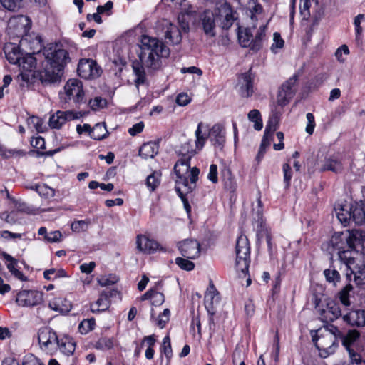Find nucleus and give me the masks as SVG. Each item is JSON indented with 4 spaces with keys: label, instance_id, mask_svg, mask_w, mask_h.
<instances>
[{
    "label": "nucleus",
    "instance_id": "nucleus-25",
    "mask_svg": "<svg viewBox=\"0 0 365 365\" xmlns=\"http://www.w3.org/2000/svg\"><path fill=\"white\" fill-rule=\"evenodd\" d=\"M344 170L342 162L335 156H330L324 160L320 168L322 172L331 171L334 173H341Z\"/></svg>",
    "mask_w": 365,
    "mask_h": 365
},
{
    "label": "nucleus",
    "instance_id": "nucleus-7",
    "mask_svg": "<svg viewBox=\"0 0 365 365\" xmlns=\"http://www.w3.org/2000/svg\"><path fill=\"white\" fill-rule=\"evenodd\" d=\"M64 96H61L62 102L68 103L73 100L77 104L84 102V91L82 82L76 78L69 79L64 86Z\"/></svg>",
    "mask_w": 365,
    "mask_h": 365
},
{
    "label": "nucleus",
    "instance_id": "nucleus-52",
    "mask_svg": "<svg viewBox=\"0 0 365 365\" xmlns=\"http://www.w3.org/2000/svg\"><path fill=\"white\" fill-rule=\"evenodd\" d=\"M176 192L178 196L180 197L182 202H183L184 207L187 213L191 211V206L189 204V201L187 198L185 197L186 194L188 192H185V188L180 186H175V187Z\"/></svg>",
    "mask_w": 365,
    "mask_h": 365
},
{
    "label": "nucleus",
    "instance_id": "nucleus-63",
    "mask_svg": "<svg viewBox=\"0 0 365 365\" xmlns=\"http://www.w3.org/2000/svg\"><path fill=\"white\" fill-rule=\"evenodd\" d=\"M207 178L213 183H217L218 182L217 166L215 164H212L210 166Z\"/></svg>",
    "mask_w": 365,
    "mask_h": 365
},
{
    "label": "nucleus",
    "instance_id": "nucleus-26",
    "mask_svg": "<svg viewBox=\"0 0 365 365\" xmlns=\"http://www.w3.org/2000/svg\"><path fill=\"white\" fill-rule=\"evenodd\" d=\"M347 270L350 271V273L346 272V277L350 279L351 276L354 275V281L356 284L361 285L365 284V264H354L351 267Z\"/></svg>",
    "mask_w": 365,
    "mask_h": 365
},
{
    "label": "nucleus",
    "instance_id": "nucleus-6",
    "mask_svg": "<svg viewBox=\"0 0 365 365\" xmlns=\"http://www.w3.org/2000/svg\"><path fill=\"white\" fill-rule=\"evenodd\" d=\"M330 246L333 250L337 251L339 259L344 263L347 269L355 264L354 250L345 246V243L341 235L332 236L330 240Z\"/></svg>",
    "mask_w": 365,
    "mask_h": 365
},
{
    "label": "nucleus",
    "instance_id": "nucleus-58",
    "mask_svg": "<svg viewBox=\"0 0 365 365\" xmlns=\"http://www.w3.org/2000/svg\"><path fill=\"white\" fill-rule=\"evenodd\" d=\"M277 121L275 118L269 119L266 125L264 134L272 136L273 133L277 129Z\"/></svg>",
    "mask_w": 365,
    "mask_h": 365
},
{
    "label": "nucleus",
    "instance_id": "nucleus-17",
    "mask_svg": "<svg viewBox=\"0 0 365 365\" xmlns=\"http://www.w3.org/2000/svg\"><path fill=\"white\" fill-rule=\"evenodd\" d=\"M137 249L145 254H152L156 252L158 250L165 251V249L160 246V244L153 240L150 239L145 235H138L136 238Z\"/></svg>",
    "mask_w": 365,
    "mask_h": 365
},
{
    "label": "nucleus",
    "instance_id": "nucleus-27",
    "mask_svg": "<svg viewBox=\"0 0 365 365\" xmlns=\"http://www.w3.org/2000/svg\"><path fill=\"white\" fill-rule=\"evenodd\" d=\"M65 355H72L76 350V342L71 337L65 336L61 339L58 338L56 341V348Z\"/></svg>",
    "mask_w": 365,
    "mask_h": 365
},
{
    "label": "nucleus",
    "instance_id": "nucleus-55",
    "mask_svg": "<svg viewBox=\"0 0 365 365\" xmlns=\"http://www.w3.org/2000/svg\"><path fill=\"white\" fill-rule=\"evenodd\" d=\"M282 170L284 173V182L285 183V187L288 188L290 186L292 178V168L288 163H284L282 166Z\"/></svg>",
    "mask_w": 365,
    "mask_h": 365
},
{
    "label": "nucleus",
    "instance_id": "nucleus-1",
    "mask_svg": "<svg viewBox=\"0 0 365 365\" xmlns=\"http://www.w3.org/2000/svg\"><path fill=\"white\" fill-rule=\"evenodd\" d=\"M43 69L38 73L43 84H52L61 81L64 68L70 61L68 52L58 44H51L43 50Z\"/></svg>",
    "mask_w": 365,
    "mask_h": 365
},
{
    "label": "nucleus",
    "instance_id": "nucleus-50",
    "mask_svg": "<svg viewBox=\"0 0 365 365\" xmlns=\"http://www.w3.org/2000/svg\"><path fill=\"white\" fill-rule=\"evenodd\" d=\"M4 8L9 11H17L21 6L22 0H0Z\"/></svg>",
    "mask_w": 365,
    "mask_h": 365
},
{
    "label": "nucleus",
    "instance_id": "nucleus-2",
    "mask_svg": "<svg viewBox=\"0 0 365 365\" xmlns=\"http://www.w3.org/2000/svg\"><path fill=\"white\" fill-rule=\"evenodd\" d=\"M141 54L140 59L145 66L151 71H156L161 66V58L170 55V49L164 43L155 37L147 35L141 36Z\"/></svg>",
    "mask_w": 365,
    "mask_h": 365
},
{
    "label": "nucleus",
    "instance_id": "nucleus-62",
    "mask_svg": "<svg viewBox=\"0 0 365 365\" xmlns=\"http://www.w3.org/2000/svg\"><path fill=\"white\" fill-rule=\"evenodd\" d=\"M349 53V50L348 46L346 45H342L337 48L336 51L335 52V56L339 62L344 63L345 59L342 57V55H348Z\"/></svg>",
    "mask_w": 365,
    "mask_h": 365
},
{
    "label": "nucleus",
    "instance_id": "nucleus-54",
    "mask_svg": "<svg viewBox=\"0 0 365 365\" xmlns=\"http://www.w3.org/2000/svg\"><path fill=\"white\" fill-rule=\"evenodd\" d=\"M0 153L5 158H9L14 156H22L25 155V152L21 150L3 148H0Z\"/></svg>",
    "mask_w": 365,
    "mask_h": 365
},
{
    "label": "nucleus",
    "instance_id": "nucleus-13",
    "mask_svg": "<svg viewBox=\"0 0 365 365\" xmlns=\"http://www.w3.org/2000/svg\"><path fill=\"white\" fill-rule=\"evenodd\" d=\"M180 254L185 258L195 259L200 255V245L194 239L180 241L177 245Z\"/></svg>",
    "mask_w": 365,
    "mask_h": 365
},
{
    "label": "nucleus",
    "instance_id": "nucleus-47",
    "mask_svg": "<svg viewBox=\"0 0 365 365\" xmlns=\"http://www.w3.org/2000/svg\"><path fill=\"white\" fill-rule=\"evenodd\" d=\"M175 264L182 269L191 271L195 268V264L185 257H178L175 258Z\"/></svg>",
    "mask_w": 365,
    "mask_h": 365
},
{
    "label": "nucleus",
    "instance_id": "nucleus-41",
    "mask_svg": "<svg viewBox=\"0 0 365 365\" xmlns=\"http://www.w3.org/2000/svg\"><path fill=\"white\" fill-rule=\"evenodd\" d=\"M31 189L35 190L39 195L44 197L45 198L53 197L55 195L54 190L45 184L36 185L34 187H32Z\"/></svg>",
    "mask_w": 365,
    "mask_h": 365
},
{
    "label": "nucleus",
    "instance_id": "nucleus-36",
    "mask_svg": "<svg viewBox=\"0 0 365 365\" xmlns=\"http://www.w3.org/2000/svg\"><path fill=\"white\" fill-rule=\"evenodd\" d=\"M196 154V150L192 148L190 142H186L180 146L178 150V155L181 156L180 158L191 160V158Z\"/></svg>",
    "mask_w": 365,
    "mask_h": 365
},
{
    "label": "nucleus",
    "instance_id": "nucleus-33",
    "mask_svg": "<svg viewBox=\"0 0 365 365\" xmlns=\"http://www.w3.org/2000/svg\"><path fill=\"white\" fill-rule=\"evenodd\" d=\"M222 175L225 188L230 193H235L237 187V184L231 170L229 168H225L222 170Z\"/></svg>",
    "mask_w": 365,
    "mask_h": 365
},
{
    "label": "nucleus",
    "instance_id": "nucleus-60",
    "mask_svg": "<svg viewBox=\"0 0 365 365\" xmlns=\"http://www.w3.org/2000/svg\"><path fill=\"white\" fill-rule=\"evenodd\" d=\"M62 234L59 230L52 231L46 236V240L48 242H58L61 241Z\"/></svg>",
    "mask_w": 365,
    "mask_h": 365
},
{
    "label": "nucleus",
    "instance_id": "nucleus-22",
    "mask_svg": "<svg viewBox=\"0 0 365 365\" xmlns=\"http://www.w3.org/2000/svg\"><path fill=\"white\" fill-rule=\"evenodd\" d=\"M343 319L351 326L365 327V310L351 311L343 316Z\"/></svg>",
    "mask_w": 365,
    "mask_h": 365
},
{
    "label": "nucleus",
    "instance_id": "nucleus-9",
    "mask_svg": "<svg viewBox=\"0 0 365 365\" xmlns=\"http://www.w3.org/2000/svg\"><path fill=\"white\" fill-rule=\"evenodd\" d=\"M78 74L85 79H94L99 77L102 73L101 68L96 61L90 58L80 60L77 68Z\"/></svg>",
    "mask_w": 365,
    "mask_h": 365
},
{
    "label": "nucleus",
    "instance_id": "nucleus-40",
    "mask_svg": "<svg viewBox=\"0 0 365 365\" xmlns=\"http://www.w3.org/2000/svg\"><path fill=\"white\" fill-rule=\"evenodd\" d=\"M248 119L254 123V128L256 130H261L263 124H262V120L261 118L260 113L258 110L253 109L250 110L248 113Z\"/></svg>",
    "mask_w": 365,
    "mask_h": 365
},
{
    "label": "nucleus",
    "instance_id": "nucleus-49",
    "mask_svg": "<svg viewBox=\"0 0 365 365\" xmlns=\"http://www.w3.org/2000/svg\"><path fill=\"white\" fill-rule=\"evenodd\" d=\"M205 299L206 303L210 304H212L214 301L217 302L219 300L218 292L213 284L210 285V288L205 295Z\"/></svg>",
    "mask_w": 365,
    "mask_h": 365
},
{
    "label": "nucleus",
    "instance_id": "nucleus-4",
    "mask_svg": "<svg viewBox=\"0 0 365 365\" xmlns=\"http://www.w3.org/2000/svg\"><path fill=\"white\" fill-rule=\"evenodd\" d=\"M256 29V24H252V27L242 29L238 26L237 28V38L238 41L241 46L245 48H250L252 51H257L262 46V42L266 37V25H261L255 37L253 36V30Z\"/></svg>",
    "mask_w": 365,
    "mask_h": 365
},
{
    "label": "nucleus",
    "instance_id": "nucleus-51",
    "mask_svg": "<svg viewBox=\"0 0 365 365\" xmlns=\"http://www.w3.org/2000/svg\"><path fill=\"white\" fill-rule=\"evenodd\" d=\"M161 353H163L167 359H170L173 355L170 339L168 336L163 338V343L160 347Z\"/></svg>",
    "mask_w": 365,
    "mask_h": 365
},
{
    "label": "nucleus",
    "instance_id": "nucleus-44",
    "mask_svg": "<svg viewBox=\"0 0 365 365\" xmlns=\"http://www.w3.org/2000/svg\"><path fill=\"white\" fill-rule=\"evenodd\" d=\"M353 287L351 284H346L339 292V298L341 304L344 306H349V293L352 291Z\"/></svg>",
    "mask_w": 365,
    "mask_h": 365
},
{
    "label": "nucleus",
    "instance_id": "nucleus-15",
    "mask_svg": "<svg viewBox=\"0 0 365 365\" xmlns=\"http://www.w3.org/2000/svg\"><path fill=\"white\" fill-rule=\"evenodd\" d=\"M297 82V76L289 78L284 83L282 84L279 90L277 95V103L284 106L289 103L290 99L294 96L295 90L294 88Z\"/></svg>",
    "mask_w": 365,
    "mask_h": 365
},
{
    "label": "nucleus",
    "instance_id": "nucleus-38",
    "mask_svg": "<svg viewBox=\"0 0 365 365\" xmlns=\"http://www.w3.org/2000/svg\"><path fill=\"white\" fill-rule=\"evenodd\" d=\"M204 126V124L202 122H200L197 125V130L195 131V146L196 149L201 150L207 138V135L206 133H202V128Z\"/></svg>",
    "mask_w": 365,
    "mask_h": 365
},
{
    "label": "nucleus",
    "instance_id": "nucleus-23",
    "mask_svg": "<svg viewBox=\"0 0 365 365\" xmlns=\"http://www.w3.org/2000/svg\"><path fill=\"white\" fill-rule=\"evenodd\" d=\"M165 39L168 43L179 44L182 41L181 30L178 26L168 23L165 31Z\"/></svg>",
    "mask_w": 365,
    "mask_h": 365
},
{
    "label": "nucleus",
    "instance_id": "nucleus-31",
    "mask_svg": "<svg viewBox=\"0 0 365 365\" xmlns=\"http://www.w3.org/2000/svg\"><path fill=\"white\" fill-rule=\"evenodd\" d=\"M145 64L140 61H134L132 63V68L133 73L135 75V84L138 86L140 84H144L146 81V75L145 72L144 66Z\"/></svg>",
    "mask_w": 365,
    "mask_h": 365
},
{
    "label": "nucleus",
    "instance_id": "nucleus-32",
    "mask_svg": "<svg viewBox=\"0 0 365 365\" xmlns=\"http://www.w3.org/2000/svg\"><path fill=\"white\" fill-rule=\"evenodd\" d=\"M335 211L339 220L346 225L351 220V205H339L335 207Z\"/></svg>",
    "mask_w": 365,
    "mask_h": 365
},
{
    "label": "nucleus",
    "instance_id": "nucleus-24",
    "mask_svg": "<svg viewBox=\"0 0 365 365\" xmlns=\"http://www.w3.org/2000/svg\"><path fill=\"white\" fill-rule=\"evenodd\" d=\"M338 336L341 339L342 345L346 351L352 349L351 345L359 338L360 333L357 330H349L346 334H342L336 327L332 326Z\"/></svg>",
    "mask_w": 365,
    "mask_h": 365
},
{
    "label": "nucleus",
    "instance_id": "nucleus-39",
    "mask_svg": "<svg viewBox=\"0 0 365 365\" xmlns=\"http://www.w3.org/2000/svg\"><path fill=\"white\" fill-rule=\"evenodd\" d=\"M324 275L326 280L329 283H331L334 286H336L341 280V276L335 268H329L324 270Z\"/></svg>",
    "mask_w": 365,
    "mask_h": 365
},
{
    "label": "nucleus",
    "instance_id": "nucleus-11",
    "mask_svg": "<svg viewBox=\"0 0 365 365\" xmlns=\"http://www.w3.org/2000/svg\"><path fill=\"white\" fill-rule=\"evenodd\" d=\"M83 115L73 110H57L49 118L48 124L51 128L60 129L67 121L79 119Z\"/></svg>",
    "mask_w": 365,
    "mask_h": 365
},
{
    "label": "nucleus",
    "instance_id": "nucleus-12",
    "mask_svg": "<svg viewBox=\"0 0 365 365\" xmlns=\"http://www.w3.org/2000/svg\"><path fill=\"white\" fill-rule=\"evenodd\" d=\"M43 302V292L36 290H22L17 294L16 302L22 307H34Z\"/></svg>",
    "mask_w": 365,
    "mask_h": 365
},
{
    "label": "nucleus",
    "instance_id": "nucleus-21",
    "mask_svg": "<svg viewBox=\"0 0 365 365\" xmlns=\"http://www.w3.org/2000/svg\"><path fill=\"white\" fill-rule=\"evenodd\" d=\"M209 135L213 145L220 150L222 149L225 143V132L223 126L218 123L215 124L210 130Z\"/></svg>",
    "mask_w": 365,
    "mask_h": 365
},
{
    "label": "nucleus",
    "instance_id": "nucleus-28",
    "mask_svg": "<svg viewBox=\"0 0 365 365\" xmlns=\"http://www.w3.org/2000/svg\"><path fill=\"white\" fill-rule=\"evenodd\" d=\"M110 304L109 295L103 292L101 293L98 299L90 304V309L93 313H99L107 310Z\"/></svg>",
    "mask_w": 365,
    "mask_h": 365
},
{
    "label": "nucleus",
    "instance_id": "nucleus-53",
    "mask_svg": "<svg viewBox=\"0 0 365 365\" xmlns=\"http://www.w3.org/2000/svg\"><path fill=\"white\" fill-rule=\"evenodd\" d=\"M113 346V341L110 338H101L96 344V348L101 350H109Z\"/></svg>",
    "mask_w": 365,
    "mask_h": 365
},
{
    "label": "nucleus",
    "instance_id": "nucleus-34",
    "mask_svg": "<svg viewBox=\"0 0 365 365\" xmlns=\"http://www.w3.org/2000/svg\"><path fill=\"white\" fill-rule=\"evenodd\" d=\"M108 131L106 129V124L97 123L91 130L90 137L96 140H101L106 138Z\"/></svg>",
    "mask_w": 365,
    "mask_h": 365
},
{
    "label": "nucleus",
    "instance_id": "nucleus-64",
    "mask_svg": "<svg viewBox=\"0 0 365 365\" xmlns=\"http://www.w3.org/2000/svg\"><path fill=\"white\" fill-rule=\"evenodd\" d=\"M22 365H43L36 357L32 354L26 355Z\"/></svg>",
    "mask_w": 365,
    "mask_h": 365
},
{
    "label": "nucleus",
    "instance_id": "nucleus-35",
    "mask_svg": "<svg viewBox=\"0 0 365 365\" xmlns=\"http://www.w3.org/2000/svg\"><path fill=\"white\" fill-rule=\"evenodd\" d=\"M19 66L22 70L34 71L36 66V60L31 55L21 57Z\"/></svg>",
    "mask_w": 365,
    "mask_h": 365
},
{
    "label": "nucleus",
    "instance_id": "nucleus-37",
    "mask_svg": "<svg viewBox=\"0 0 365 365\" xmlns=\"http://www.w3.org/2000/svg\"><path fill=\"white\" fill-rule=\"evenodd\" d=\"M63 303H68V301L63 298H55L53 301L49 302V307L55 311L63 312H68L70 309V305L64 304Z\"/></svg>",
    "mask_w": 365,
    "mask_h": 365
},
{
    "label": "nucleus",
    "instance_id": "nucleus-48",
    "mask_svg": "<svg viewBox=\"0 0 365 365\" xmlns=\"http://www.w3.org/2000/svg\"><path fill=\"white\" fill-rule=\"evenodd\" d=\"M284 41L281 37L280 34L278 32L274 33L273 43L272 44L271 48H270L272 53H277L278 51L277 50L282 48L284 47Z\"/></svg>",
    "mask_w": 365,
    "mask_h": 365
},
{
    "label": "nucleus",
    "instance_id": "nucleus-18",
    "mask_svg": "<svg viewBox=\"0 0 365 365\" xmlns=\"http://www.w3.org/2000/svg\"><path fill=\"white\" fill-rule=\"evenodd\" d=\"M254 75L251 72V69L248 72L240 74L238 78L240 85V95L242 97L248 98L254 93L253 81Z\"/></svg>",
    "mask_w": 365,
    "mask_h": 365
},
{
    "label": "nucleus",
    "instance_id": "nucleus-46",
    "mask_svg": "<svg viewBox=\"0 0 365 365\" xmlns=\"http://www.w3.org/2000/svg\"><path fill=\"white\" fill-rule=\"evenodd\" d=\"M160 184V175L157 172H153L148 175L146 179L147 187L150 191H154Z\"/></svg>",
    "mask_w": 365,
    "mask_h": 365
},
{
    "label": "nucleus",
    "instance_id": "nucleus-8",
    "mask_svg": "<svg viewBox=\"0 0 365 365\" xmlns=\"http://www.w3.org/2000/svg\"><path fill=\"white\" fill-rule=\"evenodd\" d=\"M332 331L333 333H328L319 336L317 340L313 337V341H315V346L320 351L322 357L326 358L329 354H333L337 347V334L334 329Z\"/></svg>",
    "mask_w": 365,
    "mask_h": 365
},
{
    "label": "nucleus",
    "instance_id": "nucleus-30",
    "mask_svg": "<svg viewBox=\"0 0 365 365\" xmlns=\"http://www.w3.org/2000/svg\"><path fill=\"white\" fill-rule=\"evenodd\" d=\"M351 220L357 225L365 223V203L359 204L355 202L351 204Z\"/></svg>",
    "mask_w": 365,
    "mask_h": 365
},
{
    "label": "nucleus",
    "instance_id": "nucleus-59",
    "mask_svg": "<svg viewBox=\"0 0 365 365\" xmlns=\"http://www.w3.org/2000/svg\"><path fill=\"white\" fill-rule=\"evenodd\" d=\"M3 257L9 262L7 264V268L9 271L13 274L15 270H17V269L16 268L17 264L16 259H15L12 256L6 252L3 253Z\"/></svg>",
    "mask_w": 365,
    "mask_h": 365
},
{
    "label": "nucleus",
    "instance_id": "nucleus-10",
    "mask_svg": "<svg viewBox=\"0 0 365 365\" xmlns=\"http://www.w3.org/2000/svg\"><path fill=\"white\" fill-rule=\"evenodd\" d=\"M57 340V334L51 328L43 327L38 329V341L43 351L51 352L56 350Z\"/></svg>",
    "mask_w": 365,
    "mask_h": 365
},
{
    "label": "nucleus",
    "instance_id": "nucleus-14",
    "mask_svg": "<svg viewBox=\"0 0 365 365\" xmlns=\"http://www.w3.org/2000/svg\"><path fill=\"white\" fill-rule=\"evenodd\" d=\"M343 239L345 246L356 252L365 248V232L364 231L353 230Z\"/></svg>",
    "mask_w": 365,
    "mask_h": 365
},
{
    "label": "nucleus",
    "instance_id": "nucleus-19",
    "mask_svg": "<svg viewBox=\"0 0 365 365\" xmlns=\"http://www.w3.org/2000/svg\"><path fill=\"white\" fill-rule=\"evenodd\" d=\"M340 316V307L334 302L328 303L326 308L323 309L320 312V319L325 323L333 322Z\"/></svg>",
    "mask_w": 365,
    "mask_h": 365
},
{
    "label": "nucleus",
    "instance_id": "nucleus-3",
    "mask_svg": "<svg viewBox=\"0 0 365 365\" xmlns=\"http://www.w3.org/2000/svg\"><path fill=\"white\" fill-rule=\"evenodd\" d=\"M176 175L175 186L185 188V192H191L196 187L200 170L190 167V160L180 158L174 165Z\"/></svg>",
    "mask_w": 365,
    "mask_h": 365
},
{
    "label": "nucleus",
    "instance_id": "nucleus-43",
    "mask_svg": "<svg viewBox=\"0 0 365 365\" xmlns=\"http://www.w3.org/2000/svg\"><path fill=\"white\" fill-rule=\"evenodd\" d=\"M10 24H16L24 28V31L30 29L31 21L28 16L23 15L17 16L10 20Z\"/></svg>",
    "mask_w": 365,
    "mask_h": 365
},
{
    "label": "nucleus",
    "instance_id": "nucleus-29",
    "mask_svg": "<svg viewBox=\"0 0 365 365\" xmlns=\"http://www.w3.org/2000/svg\"><path fill=\"white\" fill-rule=\"evenodd\" d=\"M159 150V144L150 141L143 143L139 149V155L144 159L153 158Z\"/></svg>",
    "mask_w": 365,
    "mask_h": 365
},
{
    "label": "nucleus",
    "instance_id": "nucleus-61",
    "mask_svg": "<svg viewBox=\"0 0 365 365\" xmlns=\"http://www.w3.org/2000/svg\"><path fill=\"white\" fill-rule=\"evenodd\" d=\"M306 118H307V127H306V132L308 134L312 135L313 133L314 128H315L314 117L312 113H308L306 115Z\"/></svg>",
    "mask_w": 365,
    "mask_h": 365
},
{
    "label": "nucleus",
    "instance_id": "nucleus-42",
    "mask_svg": "<svg viewBox=\"0 0 365 365\" xmlns=\"http://www.w3.org/2000/svg\"><path fill=\"white\" fill-rule=\"evenodd\" d=\"M96 321L94 318L83 320L78 325V331L81 334H86L94 329Z\"/></svg>",
    "mask_w": 365,
    "mask_h": 365
},
{
    "label": "nucleus",
    "instance_id": "nucleus-56",
    "mask_svg": "<svg viewBox=\"0 0 365 365\" xmlns=\"http://www.w3.org/2000/svg\"><path fill=\"white\" fill-rule=\"evenodd\" d=\"M351 363L354 365H365V361L361 359L359 354L356 352L353 349L347 351Z\"/></svg>",
    "mask_w": 365,
    "mask_h": 365
},
{
    "label": "nucleus",
    "instance_id": "nucleus-20",
    "mask_svg": "<svg viewBox=\"0 0 365 365\" xmlns=\"http://www.w3.org/2000/svg\"><path fill=\"white\" fill-rule=\"evenodd\" d=\"M200 21L205 34L212 37L215 36V22L214 13L210 10H205L200 15Z\"/></svg>",
    "mask_w": 365,
    "mask_h": 365
},
{
    "label": "nucleus",
    "instance_id": "nucleus-5",
    "mask_svg": "<svg viewBox=\"0 0 365 365\" xmlns=\"http://www.w3.org/2000/svg\"><path fill=\"white\" fill-rule=\"evenodd\" d=\"M236 269L240 272V277H245L248 274V268L250 262V247L247 237L240 235L236 242Z\"/></svg>",
    "mask_w": 365,
    "mask_h": 365
},
{
    "label": "nucleus",
    "instance_id": "nucleus-16",
    "mask_svg": "<svg viewBox=\"0 0 365 365\" xmlns=\"http://www.w3.org/2000/svg\"><path fill=\"white\" fill-rule=\"evenodd\" d=\"M217 9V13L216 14L219 16L221 20L222 28L229 29L237 19L235 16L236 12L233 11L231 5L227 2L220 4Z\"/></svg>",
    "mask_w": 365,
    "mask_h": 365
},
{
    "label": "nucleus",
    "instance_id": "nucleus-57",
    "mask_svg": "<svg viewBox=\"0 0 365 365\" xmlns=\"http://www.w3.org/2000/svg\"><path fill=\"white\" fill-rule=\"evenodd\" d=\"M89 222L88 220L74 221L71 224V228L73 232H80L87 229Z\"/></svg>",
    "mask_w": 365,
    "mask_h": 365
},
{
    "label": "nucleus",
    "instance_id": "nucleus-45",
    "mask_svg": "<svg viewBox=\"0 0 365 365\" xmlns=\"http://www.w3.org/2000/svg\"><path fill=\"white\" fill-rule=\"evenodd\" d=\"M35 77V71H26L21 69V73L17 76V79L19 81H21L23 83H30L34 82Z\"/></svg>",
    "mask_w": 365,
    "mask_h": 365
}]
</instances>
